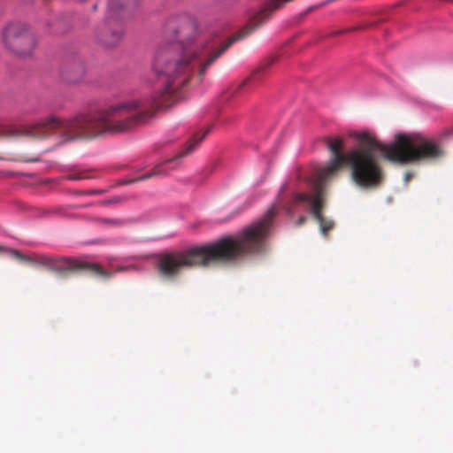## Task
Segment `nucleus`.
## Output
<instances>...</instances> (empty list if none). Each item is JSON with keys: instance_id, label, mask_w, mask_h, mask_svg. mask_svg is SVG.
Returning <instances> with one entry per match:
<instances>
[{"instance_id": "obj_5", "label": "nucleus", "mask_w": 453, "mask_h": 453, "mask_svg": "<svg viewBox=\"0 0 453 453\" xmlns=\"http://www.w3.org/2000/svg\"><path fill=\"white\" fill-rule=\"evenodd\" d=\"M5 47L18 56L29 55L36 45L35 35L23 24L6 27L3 34Z\"/></svg>"}, {"instance_id": "obj_2", "label": "nucleus", "mask_w": 453, "mask_h": 453, "mask_svg": "<svg viewBox=\"0 0 453 453\" xmlns=\"http://www.w3.org/2000/svg\"><path fill=\"white\" fill-rule=\"evenodd\" d=\"M273 209L268 210L262 219L236 238L226 236L209 245L158 255L156 266L159 275L173 280L185 269L205 266L211 263H232L263 250L273 225Z\"/></svg>"}, {"instance_id": "obj_1", "label": "nucleus", "mask_w": 453, "mask_h": 453, "mask_svg": "<svg viewBox=\"0 0 453 453\" xmlns=\"http://www.w3.org/2000/svg\"><path fill=\"white\" fill-rule=\"evenodd\" d=\"M349 136L357 140V147L347 153H343L344 140L342 137L325 139L331 157L327 165L320 169L311 180L312 193H295L290 199L286 200L283 194L288 186L282 185L275 203L268 209H273V218L280 208L292 215L296 204L305 203L319 222L322 234L326 236L334 227V222L322 215L326 188L327 183L339 175L344 165L349 167L351 180L357 186L375 188L384 180V172L375 157L376 151H380L384 159L400 165L431 162L443 155L440 144L419 133L397 134L388 144L380 142L369 132H351Z\"/></svg>"}, {"instance_id": "obj_8", "label": "nucleus", "mask_w": 453, "mask_h": 453, "mask_svg": "<svg viewBox=\"0 0 453 453\" xmlns=\"http://www.w3.org/2000/svg\"><path fill=\"white\" fill-rule=\"evenodd\" d=\"M166 173H167L164 169V167H162L161 165H157L150 172H149L148 173L142 174V175H141L138 178L134 179V180H126L123 183L130 184V183H134L135 181L145 180H148V179L155 177V176L165 175Z\"/></svg>"}, {"instance_id": "obj_9", "label": "nucleus", "mask_w": 453, "mask_h": 453, "mask_svg": "<svg viewBox=\"0 0 453 453\" xmlns=\"http://www.w3.org/2000/svg\"><path fill=\"white\" fill-rule=\"evenodd\" d=\"M130 269H135V266H134V265H127V266H125V265H120V266H118V267L115 269V271H114V272H108V271H107V273H111V275L110 277H108V278H106V277H103V276H100V275H97V274H95V273H94V275H96V276H99V277H102V278H104V279H110L111 277H112V275H113L115 273H123V272L128 271V270H130ZM104 271L106 272V270H104ZM91 273L93 274V273Z\"/></svg>"}, {"instance_id": "obj_16", "label": "nucleus", "mask_w": 453, "mask_h": 453, "mask_svg": "<svg viewBox=\"0 0 453 453\" xmlns=\"http://www.w3.org/2000/svg\"><path fill=\"white\" fill-rule=\"evenodd\" d=\"M247 81H242V83L240 85V87H243L246 84Z\"/></svg>"}, {"instance_id": "obj_7", "label": "nucleus", "mask_w": 453, "mask_h": 453, "mask_svg": "<svg viewBox=\"0 0 453 453\" xmlns=\"http://www.w3.org/2000/svg\"><path fill=\"white\" fill-rule=\"evenodd\" d=\"M209 131H210V129L208 128L206 130H203L200 133L196 134L189 140L188 145L183 150V153L181 154V156H186V155L189 154L190 152H192L196 149V147L199 144V142H202L206 137Z\"/></svg>"}, {"instance_id": "obj_11", "label": "nucleus", "mask_w": 453, "mask_h": 453, "mask_svg": "<svg viewBox=\"0 0 453 453\" xmlns=\"http://www.w3.org/2000/svg\"><path fill=\"white\" fill-rule=\"evenodd\" d=\"M182 153H183V150L177 157L170 158V159L166 160L165 162H163V164H160V165L163 166V165H165V163H171V162L178 161L180 158H181L183 157V156H181Z\"/></svg>"}, {"instance_id": "obj_4", "label": "nucleus", "mask_w": 453, "mask_h": 453, "mask_svg": "<svg viewBox=\"0 0 453 453\" xmlns=\"http://www.w3.org/2000/svg\"><path fill=\"white\" fill-rule=\"evenodd\" d=\"M33 265L43 266L56 273L60 277H66L70 273L81 270L88 271L106 278L111 275V273L105 272L97 263H88L76 259L56 257L40 253H35Z\"/></svg>"}, {"instance_id": "obj_14", "label": "nucleus", "mask_w": 453, "mask_h": 453, "mask_svg": "<svg viewBox=\"0 0 453 453\" xmlns=\"http://www.w3.org/2000/svg\"><path fill=\"white\" fill-rule=\"evenodd\" d=\"M412 176H413V175H412V173H405V176H404V180H405V181H406V182H408V181L412 178Z\"/></svg>"}, {"instance_id": "obj_13", "label": "nucleus", "mask_w": 453, "mask_h": 453, "mask_svg": "<svg viewBox=\"0 0 453 453\" xmlns=\"http://www.w3.org/2000/svg\"><path fill=\"white\" fill-rule=\"evenodd\" d=\"M305 221H306V217H305V216H301V217L298 219V220H297V222H296V225H297V226H302V225H303V224L305 223Z\"/></svg>"}, {"instance_id": "obj_15", "label": "nucleus", "mask_w": 453, "mask_h": 453, "mask_svg": "<svg viewBox=\"0 0 453 453\" xmlns=\"http://www.w3.org/2000/svg\"><path fill=\"white\" fill-rule=\"evenodd\" d=\"M92 8H93V10H94V11H96V8H97V4H96V3H95V4H93Z\"/></svg>"}, {"instance_id": "obj_3", "label": "nucleus", "mask_w": 453, "mask_h": 453, "mask_svg": "<svg viewBox=\"0 0 453 453\" xmlns=\"http://www.w3.org/2000/svg\"><path fill=\"white\" fill-rule=\"evenodd\" d=\"M133 0H110L107 15L95 30L97 42L107 49L116 47L124 36L123 24L119 17V11L128 6Z\"/></svg>"}, {"instance_id": "obj_10", "label": "nucleus", "mask_w": 453, "mask_h": 453, "mask_svg": "<svg viewBox=\"0 0 453 453\" xmlns=\"http://www.w3.org/2000/svg\"><path fill=\"white\" fill-rule=\"evenodd\" d=\"M82 175L80 174V173H72V174H69L67 179L68 180H81L82 179Z\"/></svg>"}, {"instance_id": "obj_6", "label": "nucleus", "mask_w": 453, "mask_h": 453, "mask_svg": "<svg viewBox=\"0 0 453 453\" xmlns=\"http://www.w3.org/2000/svg\"><path fill=\"white\" fill-rule=\"evenodd\" d=\"M4 251L10 253L15 259H17L20 262L30 264V265L34 264L35 253L26 255L18 250L4 247V246L0 245V252H4Z\"/></svg>"}, {"instance_id": "obj_12", "label": "nucleus", "mask_w": 453, "mask_h": 453, "mask_svg": "<svg viewBox=\"0 0 453 453\" xmlns=\"http://www.w3.org/2000/svg\"><path fill=\"white\" fill-rule=\"evenodd\" d=\"M105 221L109 224L115 225V226H120L123 224V221L120 219H107Z\"/></svg>"}]
</instances>
